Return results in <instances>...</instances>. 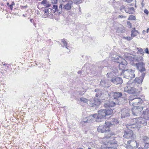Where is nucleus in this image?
<instances>
[{"mask_svg":"<svg viewBox=\"0 0 149 149\" xmlns=\"http://www.w3.org/2000/svg\"><path fill=\"white\" fill-rule=\"evenodd\" d=\"M113 111L111 108H106L105 109H101L98 111V114H94L93 115H91L88 117L86 120H84L83 122L84 123L86 122H90L91 120L92 121L94 118H96V121L97 122L101 121L102 120L107 116H109L111 114Z\"/></svg>","mask_w":149,"mask_h":149,"instance_id":"1","label":"nucleus"},{"mask_svg":"<svg viewBox=\"0 0 149 149\" xmlns=\"http://www.w3.org/2000/svg\"><path fill=\"white\" fill-rule=\"evenodd\" d=\"M108 71L107 74V77L111 78V81L115 84L116 85L121 84L123 82L122 78L120 77L114 76L116 75H119L120 71H118L117 68L115 66H108L107 67Z\"/></svg>","mask_w":149,"mask_h":149,"instance_id":"2","label":"nucleus"},{"mask_svg":"<svg viewBox=\"0 0 149 149\" xmlns=\"http://www.w3.org/2000/svg\"><path fill=\"white\" fill-rule=\"evenodd\" d=\"M146 118L141 117L135 118L132 119L130 123L126 125V127L128 128H135L138 130V128L142 125H145L147 124Z\"/></svg>","mask_w":149,"mask_h":149,"instance_id":"3","label":"nucleus"},{"mask_svg":"<svg viewBox=\"0 0 149 149\" xmlns=\"http://www.w3.org/2000/svg\"><path fill=\"white\" fill-rule=\"evenodd\" d=\"M95 92H97L96 95V97L93 99H91L89 100L88 104L92 107H97L101 103L100 99H98L96 97H100L102 94V93L101 90L98 89H95Z\"/></svg>","mask_w":149,"mask_h":149,"instance_id":"4","label":"nucleus"},{"mask_svg":"<svg viewBox=\"0 0 149 149\" xmlns=\"http://www.w3.org/2000/svg\"><path fill=\"white\" fill-rule=\"evenodd\" d=\"M112 59L114 61L120 64L118 66V71H120L121 69H123L125 68V65L127 64V61L124 59L122 58L119 56H116L115 57L112 56Z\"/></svg>","mask_w":149,"mask_h":149,"instance_id":"5","label":"nucleus"},{"mask_svg":"<svg viewBox=\"0 0 149 149\" xmlns=\"http://www.w3.org/2000/svg\"><path fill=\"white\" fill-rule=\"evenodd\" d=\"M135 71L134 70L131 69H125L124 68L123 69H121L119 74H122L123 73L126 78H132L135 77V75L134 73Z\"/></svg>","mask_w":149,"mask_h":149,"instance_id":"6","label":"nucleus"},{"mask_svg":"<svg viewBox=\"0 0 149 149\" xmlns=\"http://www.w3.org/2000/svg\"><path fill=\"white\" fill-rule=\"evenodd\" d=\"M111 94L112 96L113 99L115 100V102H116V103L117 104H119L118 102L119 98L125 99L126 97V95L125 93L121 92H112L111 93Z\"/></svg>","mask_w":149,"mask_h":149,"instance_id":"7","label":"nucleus"},{"mask_svg":"<svg viewBox=\"0 0 149 149\" xmlns=\"http://www.w3.org/2000/svg\"><path fill=\"white\" fill-rule=\"evenodd\" d=\"M42 17L43 18H52L53 13H55L53 11V9L46 7L42 10Z\"/></svg>","mask_w":149,"mask_h":149,"instance_id":"8","label":"nucleus"},{"mask_svg":"<svg viewBox=\"0 0 149 149\" xmlns=\"http://www.w3.org/2000/svg\"><path fill=\"white\" fill-rule=\"evenodd\" d=\"M127 128L129 130L125 132L123 137L127 139H134V137L133 131H134V129H135V128H128L127 127Z\"/></svg>","mask_w":149,"mask_h":149,"instance_id":"9","label":"nucleus"},{"mask_svg":"<svg viewBox=\"0 0 149 149\" xmlns=\"http://www.w3.org/2000/svg\"><path fill=\"white\" fill-rule=\"evenodd\" d=\"M143 107L142 106L134 107L132 109V111L133 115L138 116L140 115L141 111L143 109Z\"/></svg>","mask_w":149,"mask_h":149,"instance_id":"10","label":"nucleus"},{"mask_svg":"<svg viewBox=\"0 0 149 149\" xmlns=\"http://www.w3.org/2000/svg\"><path fill=\"white\" fill-rule=\"evenodd\" d=\"M137 69L139 72L143 73L145 72H144L146 70L145 68V64L143 62H139L135 64Z\"/></svg>","mask_w":149,"mask_h":149,"instance_id":"11","label":"nucleus"},{"mask_svg":"<svg viewBox=\"0 0 149 149\" xmlns=\"http://www.w3.org/2000/svg\"><path fill=\"white\" fill-rule=\"evenodd\" d=\"M129 100L130 104L131 103L133 105L138 104L140 103L141 100L140 98H136L135 96H130Z\"/></svg>","mask_w":149,"mask_h":149,"instance_id":"12","label":"nucleus"},{"mask_svg":"<svg viewBox=\"0 0 149 149\" xmlns=\"http://www.w3.org/2000/svg\"><path fill=\"white\" fill-rule=\"evenodd\" d=\"M131 85H128L124 88V91L129 94H134L136 92V89L135 88L132 87Z\"/></svg>","mask_w":149,"mask_h":149,"instance_id":"13","label":"nucleus"},{"mask_svg":"<svg viewBox=\"0 0 149 149\" xmlns=\"http://www.w3.org/2000/svg\"><path fill=\"white\" fill-rule=\"evenodd\" d=\"M119 123L118 120L116 118L110 119L108 121H106L105 124L109 128L111 126L117 124Z\"/></svg>","mask_w":149,"mask_h":149,"instance_id":"14","label":"nucleus"},{"mask_svg":"<svg viewBox=\"0 0 149 149\" xmlns=\"http://www.w3.org/2000/svg\"><path fill=\"white\" fill-rule=\"evenodd\" d=\"M97 130L98 132L103 133L106 132H109L110 131V129L107 125H102L99 126L97 128Z\"/></svg>","mask_w":149,"mask_h":149,"instance_id":"15","label":"nucleus"},{"mask_svg":"<svg viewBox=\"0 0 149 149\" xmlns=\"http://www.w3.org/2000/svg\"><path fill=\"white\" fill-rule=\"evenodd\" d=\"M130 109L127 108H124L121 111V117L125 118L130 116Z\"/></svg>","mask_w":149,"mask_h":149,"instance_id":"16","label":"nucleus"},{"mask_svg":"<svg viewBox=\"0 0 149 149\" xmlns=\"http://www.w3.org/2000/svg\"><path fill=\"white\" fill-rule=\"evenodd\" d=\"M63 3H61L59 5L58 8V6L56 5H54L53 7V11L57 12L59 13H61L62 10H64L63 8Z\"/></svg>","mask_w":149,"mask_h":149,"instance_id":"17","label":"nucleus"},{"mask_svg":"<svg viewBox=\"0 0 149 149\" xmlns=\"http://www.w3.org/2000/svg\"><path fill=\"white\" fill-rule=\"evenodd\" d=\"M66 4L63 5V8L66 10H69L71 9L73 7V2L72 1L69 0L66 1Z\"/></svg>","mask_w":149,"mask_h":149,"instance_id":"18","label":"nucleus"},{"mask_svg":"<svg viewBox=\"0 0 149 149\" xmlns=\"http://www.w3.org/2000/svg\"><path fill=\"white\" fill-rule=\"evenodd\" d=\"M109 81L108 79H103L100 81V86L104 87H109L110 86Z\"/></svg>","mask_w":149,"mask_h":149,"instance_id":"19","label":"nucleus"},{"mask_svg":"<svg viewBox=\"0 0 149 149\" xmlns=\"http://www.w3.org/2000/svg\"><path fill=\"white\" fill-rule=\"evenodd\" d=\"M145 75V72L142 73L140 77L135 78L134 80L135 82L139 84H141L143 80Z\"/></svg>","mask_w":149,"mask_h":149,"instance_id":"20","label":"nucleus"},{"mask_svg":"<svg viewBox=\"0 0 149 149\" xmlns=\"http://www.w3.org/2000/svg\"><path fill=\"white\" fill-rule=\"evenodd\" d=\"M116 104H117L116 103V102H114L113 101H107L104 103V106L105 107L110 108V107H114Z\"/></svg>","mask_w":149,"mask_h":149,"instance_id":"21","label":"nucleus"},{"mask_svg":"<svg viewBox=\"0 0 149 149\" xmlns=\"http://www.w3.org/2000/svg\"><path fill=\"white\" fill-rule=\"evenodd\" d=\"M110 135L107 136H106L103 137L102 139V142L106 146L109 145L112 143L110 141L109 138Z\"/></svg>","mask_w":149,"mask_h":149,"instance_id":"22","label":"nucleus"},{"mask_svg":"<svg viewBox=\"0 0 149 149\" xmlns=\"http://www.w3.org/2000/svg\"><path fill=\"white\" fill-rule=\"evenodd\" d=\"M118 145L117 143H111L109 145L106 146L104 149H117Z\"/></svg>","mask_w":149,"mask_h":149,"instance_id":"23","label":"nucleus"},{"mask_svg":"<svg viewBox=\"0 0 149 149\" xmlns=\"http://www.w3.org/2000/svg\"><path fill=\"white\" fill-rule=\"evenodd\" d=\"M142 115L146 120H149V110L148 109H146V110H144L143 111Z\"/></svg>","mask_w":149,"mask_h":149,"instance_id":"24","label":"nucleus"},{"mask_svg":"<svg viewBox=\"0 0 149 149\" xmlns=\"http://www.w3.org/2000/svg\"><path fill=\"white\" fill-rule=\"evenodd\" d=\"M134 8L133 7L126 8L125 11L127 13L130 14H133L134 12Z\"/></svg>","mask_w":149,"mask_h":149,"instance_id":"25","label":"nucleus"},{"mask_svg":"<svg viewBox=\"0 0 149 149\" xmlns=\"http://www.w3.org/2000/svg\"><path fill=\"white\" fill-rule=\"evenodd\" d=\"M67 42L66 40L65 39H63L61 40V45L62 47H65L66 48L68 49V47H69L67 46Z\"/></svg>","mask_w":149,"mask_h":149,"instance_id":"26","label":"nucleus"},{"mask_svg":"<svg viewBox=\"0 0 149 149\" xmlns=\"http://www.w3.org/2000/svg\"><path fill=\"white\" fill-rule=\"evenodd\" d=\"M138 33H139L138 31L136 30L135 28H132L131 34V36L132 37H134L136 36Z\"/></svg>","mask_w":149,"mask_h":149,"instance_id":"27","label":"nucleus"},{"mask_svg":"<svg viewBox=\"0 0 149 149\" xmlns=\"http://www.w3.org/2000/svg\"><path fill=\"white\" fill-rule=\"evenodd\" d=\"M86 64H85L84 65V67H83L82 68L81 70L79 71L78 72V73L79 74H81V73H83L84 74H86V73L84 71V70H85L86 69Z\"/></svg>","mask_w":149,"mask_h":149,"instance_id":"28","label":"nucleus"},{"mask_svg":"<svg viewBox=\"0 0 149 149\" xmlns=\"http://www.w3.org/2000/svg\"><path fill=\"white\" fill-rule=\"evenodd\" d=\"M80 100L81 102L88 104L89 101V100H87L84 97H81L80 98Z\"/></svg>","mask_w":149,"mask_h":149,"instance_id":"29","label":"nucleus"},{"mask_svg":"<svg viewBox=\"0 0 149 149\" xmlns=\"http://www.w3.org/2000/svg\"><path fill=\"white\" fill-rule=\"evenodd\" d=\"M116 32L118 33H121L123 32V30L122 27H118L116 28Z\"/></svg>","mask_w":149,"mask_h":149,"instance_id":"30","label":"nucleus"},{"mask_svg":"<svg viewBox=\"0 0 149 149\" xmlns=\"http://www.w3.org/2000/svg\"><path fill=\"white\" fill-rule=\"evenodd\" d=\"M127 58L129 59L130 61H133L134 60V56H132L130 54H127V55L126 56Z\"/></svg>","mask_w":149,"mask_h":149,"instance_id":"31","label":"nucleus"},{"mask_svg":"<svg viewBox=\"0 0 149 149\" xmlns=\"http://www.w3.org/2000/svg\"><path fill=\"white\" fill-rule=\"evenodd\" d=\"M72 1L74 3L76 4H80L82 1V0H72Z\"/></svg>","mask_w":149,"mask_h":149,"instance_id":"32","label":"nucleus"},{"mask_svg":"<svg viewBox=\"0 0 149 149\" xmlns=\"http://www.w3.org/2000/svg\"><path fill=\"white\" fill-rule=\"evenodd\" d=\"M148 139L149 138L146 136H144L143 137L142 140L145 143H148L147 141Z\"/></svg>","mask_w":149,"mask_h":149,"instance_id":"33","label":"nucleus"},{"mask_svg":"<svg viewBox=\"0 0 149 149\" xmlns=\"http://www.w3.org/2000/svg\"><path fill=\"white\" fill-rule=\"evenodd\" d=\"M137 49L141 54L143 55H143L144 51L143 49L142 48H140L137 47Z\"/></svg>","mask_w":149,"mask_h":149,"instance_id":"34","label":"nucleus"},{"mask_svg":"<svg viewBox=\"0 0 149 149\" xmlns=\"http://www.w3.org/2000/svg\"><path fill=\"white\" fill-rule=\"evenodd\" d=\"M135 19L136 17L135 16L132 15H130L128 19V20H135Z\"/></svg>","mask_w":149,"mask_h":149,"instance_id":"35","label":"nucleus"},{"mask_svg":"<svg viewBox=\"0 0 149 149\" xmlns=\"http://www.w3.org/2000/svg\"><path fill=\"white\" fill-rule=\"evenodd\" d=\"M136 60L138 61H142L143 60V57L141 56H138L136 57Z\"/></svg>","mask_w":149,"mask_h":149,"instance_id":"36","label":"nucleus"},{"mask_svg":"<svg viewBox=\"0 0 149 149\" xmlns=\"http://www.w3.org/2000/svg\"><path fill=\"white\" fill-rule=\"evenodd\" d=\"M144 148L145 149H149V143H145Z\"/></svg>","mask_w":149,"mask_h":149,"instance_id":"37","label":"nucleus"},{"mask_svg":"<svg viewBox=\"0 0 149 149\" xmlns=\"http://www.w3.org/2000/svg\"><path fill=\"white\" fill-rule=\"evenodd\" d=\"M126 8L125 7L123 6V5L121 7H120V10L121 11H122V10H125H125L126 9Z\"/></svg>","mask_w":149,"mask_h":149,"instance_id":"38","label":"nucleus"},{"mask_svg":"<svg viewBox=\"0 0 149 149\" xmlns=\"http://www.w3.org/2000/svg\"><path fill=\"white\" fill-rule=\"evenodd\" d=\"M124 38H125V39H127L128 40H132V38H131L130 37H124Z\"/></svg>","mask_w":149,"mask_h":149,"instance_id":"39","label":"nucleus"},{"mask_svg":"<svg viewBox=\"0 0 149 149\" xmlns=\"http://www.w3.org/2000/svg\"><path fill=\"white\" fill-rule=\"evenodd\" d=\"M145 53L148 54H149V51L148 48H145Z\"/></svg>","mask_w":149,"mask_h":149,"instance_id":"40","label":"nucleus"},{"mask_svg":"<svg viewBox=\"0 0 149 149\" xmlns=\"http://www.w3.org/2000/svg\"><path fill=\"white\" fill-rule=\"evenodd\" d=\"M52 3L53 4H56L57 2V0H51Z\"/></svg>","mask_w":149,"mask_h":149,"instance_id":"41","label":"nucleus"},{"mask_svg":"<svg viewBox=\"0 0 149 149\" xmlns=\"http://www.w3.org/2000/svg\"><path fill=\"white\" fill-rule=\"evenodd\" d=\"M144 13L147 15L148 14L149 12L146 9H145L144 10Z\"/></svg>","mask_w":149,"mask_h":149,"instance_id":"42","label":"nucleus"},{"mask_svg":"<svg viewBox=\"0 0 149 149\" xmlns=\"http://www.w3.org/2000/svg\"><path fill=\"white\" fill-rule=\"evenodd\" d=\"M118 18H125L126 17L125 16L123 15H119L118 16Z\"/></svg>","mask_w":149,"mask_h":149,"instance_id":"43","label":"nucleus"},{"mask_svg":"<svg viewBox=\"0 0 149 149\" xmlns=\"http://www.w3.org/2000/svg\"><path fill=\"white\" fill-rule=\"evenodd\" d=\"M41 3L43 4L44 5L47 4V0H43L41 2Z\"/></svg>","mask_w":149,"mask_h":149,"instance_id":"44","label":"nucleus"},{"mask_svg":"<svg viewBox=\"0 0 149 149\" xmlns=\"http://www.w3.org/2000/svg\"><path fill=\"white\" fill-rule=\"evenodd\" d=\"M126 149H133V147L131 146H128Z\"/></svg>","mask_w":149,"mask_h":149,"instance_id":"45","label":"nucleus"},{"mask_svg":"<svg viewBox=\"0 0 149 149\" xmlns=\"http://www.w3.org/2000/svg\"><path fill=\"white\" fill-rule=\"evenodd\" d=\"M127 23L128 25L130 26V27L132 26V25L130 22L127 21Z\"/></svg>","mask_w":149,"mask_h":149,"instance_id":"46","label":"nucleus"},{"mask_svg":"<svg viewBox=\"0 0 149 149\" xmlns=\"http://www.w3.org/2000/svg\"><path fill=\"white\" fill-rule=\"evenodd\" d=\"M127 3H130L132 2L133 0H125Z\"/></svg>","mask_w":149,"mask_h":149,"instance_id":"47","label":"nucleus"},{"mask_svg":"<svg viewBox=\"0 0 149 149\" xmlns=\"http://www.w3.org/2000/svg\"><path fill=\"white\" fill-rule=\"evenodd\" d=\"M10 8V9L11 10H12L13 9V6H12L11 4L8 6Z\"/></svg>","mask_w":149,"mask_h":149,"instance_id":"48","label":"nucleus"},{"mask_svg":"<svg viewBox=\"0 0 149 149\" xmlns=\"http://www.w3.org/2000/svg\"><path fill=\"white\" fill-rule=\"evenodd\" d=\"M28 7V6L27 5H26L25 6H21V8L24 9L25 8H27Z\"/></svg>","mask_w":149,"mask_h":149,"instance_id":"49","label":"nucleus"},{"mask_svg":"<svg viewBox=\"0 0 149 149\" xmlns=\"http://www.w3.org/2000/svg\"><path fill=\"white\" fill-rule=\"evenodd\" d=\"M134 142L136 144V147H138V146H139V144L138 143H137V142H136V141H135Z\"/></svg>","mask_w":149,"mask_h":149,"instance_id":"50","label":"nucleus"},{"mask_svg":"<svg viewBox=\"0 0 149 149\" xmlns=\"http://www.w3.org/2000/svg\"><path fill=\"white\" fill-rule=\"evenodd\" d=\"M12 6H13L15 5V3L14 1H12L11 3V4Z\"/></svg>","mask_w":149,"mask_h":149,"instance_id":"51","label":"nucleus"},{"mask_svg":"<svg viewBox=\"0 0 149 149\" xmlns=\"http://www.w3.org/2000/svg\"><path fill=\"white\" fill-rule=\"evenodd\" d=\"M138 149H145L144 148H143L142 147H139Z\"/></svg>","mask_w":149,"mask_h":149,"instance_id":"52","label":"nucleus"},{"mask_svg":"<svg viewBox=\"0 0 149 149\" xmlns=\"http://www.w3.org/2000/svg\"><path fill=\"white\" fill-rule=\"evenodd\" d=\"M130 142H131V141H127V143L129 144H130Z\"/></svg>","mask_w":149,"mask_h":149,"instance_id":"53","label":"nucleus"},{"mask_svg":"<svg viewBox=\"0 0 149 149\" xmlns=\"http://www.w3.org/2000/svg\"><path fill=\"white\" fill-rule=\"evenodd\" d=\"M74 98L75 100H79L78 98L76 97H75Z\"/></svg>","mask_w":149,"mask_h":149,"instance_id":"54","label":"nucleus"},{"mask_svg":"<svg viewBox=\"0 0 149 149\" xmlns=\"http://www.w3.org/2000/svg\"><path fill=\"white\" fill-rule=\"evenodd\" d=\"M146 32V31H145L144 30H143V33L145 34V32Z\"/></svg>","mask_w":149,"mask_h":149,"instance_id":"55","label":"nucleus"},{"mask_svg":"<svg viewBox=\"0 0 149 149\" xmlns=\"http://www.w3.org/2000/svg\"><path fill=\"white\" fill-rule=\"evenodd\" d=\"M148 30H149V29H147V31H146L147 33H148Z\"/></svg>","mask_w":149,"mask_h":149,"instance_id":"56","label":"nucleus"},{"mask_svg":"<svg viewBox=\"0 0 149 149\" xmlns=\"http://www.w3.org/2000/svg\"><path fill=\"white\" fill-rule=\"evenodd\" d=\"M7 6H9V3H8V2L7 3Z\"/></svg>","mask_w":149,"mask_h":149,"instance_id":"57","label":"nucleus"},{"mask_svg":"<svg viewBox=\"0 0 149 149\" xmlns=\"http://www.w3.org/2000/svg\"><path fill=\"white\" fill-rule=\"evenodd\" d=\"M1 6H3V4L2 3H1Z\"/></svg>","mask_w":149,"mask_h":149,"instance_id":"58","label":"nucleus"},{"mask_svg":"<svg viewBox=\"0 0 149 149\" xmlns=\"http://www.w3.org/2000/svg\"><path fill=\"white\" fill-rule=\"evenodd\" d=\"M79 11L80 12L81 11V9H80V7H79Z\"/></svg>","mask_w":149,"mask_h":149,"instance_id":"59","label":"nucleus"},{"mask_svg":"<svg viewBox=\"0 0 149 149\" xmlns=\"http://www.w3.org/2000/svg\"><path fill=\"white\" fill-rule=\"evenodd\" d=\"M88 149H91V148H90L88 147Z\"/></svg>","mask_w":149,"mask_h":149,"instance_id":"60","label":"nucleus"},{"mask_svg":"<svg viewBox=\"0 0 149 149\" xmlns=\"http://www.w3.org/2000/svg\"><path fill=\"white\" fill-rule=\"evenodd\" d=\"M141 5L143 6V3H141Z\"/></svg>","mask_w":149,"mask_h":149,"instance_id":"61","label":"nucleus"},{"mask_svg":"<svg viewBox=\"0 0 149 149\" xmlns=\"http://www.w3.org/2000/svg\"><path fill=\"white\" fill-rule=\"evenodd\" d=\"M32 19H31L30 20V21H31V22H32Z\"/></svg>","mask_w":149,"mask_h":149,"instance_id":"62","label":"nucleus"},{"mask_svg":"<svg viewBox=\"0 0 149 149\" xmlns=\"http://www.w3.org/2000/svg\"><path fill=\"white\" fill-rule=\"evenodd\" d=\"M5 65V63H4V64H3V65Z\"/></svg>","mask_w":149,"mask_h":149,"instance_id":"63","label":"nucleus"},{"mask_svg":"<svg viewBox=\"0 0 149 149\" xmlns=\"http://www.w3.org/2000/svg\"><path fill=\"white\" fill-rule=\"evenodd\" d=\"M84 75H86V74H83Z\"/></svg>","mask_w":149,"mask_h":149,"instance_id":"64","label":"nucleus"}]
</instances>
